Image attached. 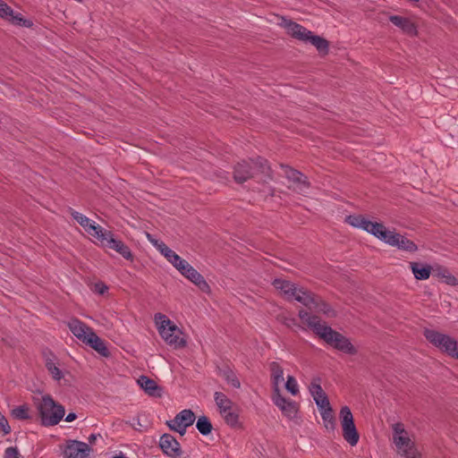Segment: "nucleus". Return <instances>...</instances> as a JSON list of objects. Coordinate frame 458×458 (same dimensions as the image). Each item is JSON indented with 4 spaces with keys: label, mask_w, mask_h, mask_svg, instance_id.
Listing matches in <instances>:
<instances>
[{
    "label": "nucleus",
    "mask_w": 458,
    "mask_h": 458,
    "mask_svg": "<svg viewBox=\"0 0 458 458\" xmlns=\"http://www.w3.org/2000/svg\"><path fill=\"white\" fill-rule=\"evenodd\" d=\"M71 215L80 224V225L83 227L85 232H87L89 228H90V226L95 223L83 214H81L75 210H72Z\"/></svg>",
    "instance_id": "obj_34"
},
{
    "label": "nucleus",
    "mask_w": 458,
    "mask_h": 458,
    "mask_svg": "<svg viewBox=\"0 0 458 458\" xmlns=\"http://www.w3.org/2000/svg\"><path fill=\"white\" fill-rule=\"evenodd\" d=\"M77 418V415L73 412H70L66 417H65V421L67 422H72L75 419Z\"/></svg>",
    "instance_id": "obj_44"
},
{
    "label": "nucleus",
    "mask_w": 458,
    "mask_h": 458,
    "mask_svg": "<svg viewBox=\"0 0 458 458\" xmlns=\"http://www.w3.org/2000/svg\"><path fill=\"white\" fill-rule=\"evenodd\" d=\"M159 446L163 453L171 458L182 456V449L179 442L170 434H164L159 440Z\"/></svg>",
    "instance_id": "obj_16"
},
{
    "label": "nucleus",
    "mask_w": 458,
    "mask_h": 458,
    "mask_svg": "<svg viewBox=\"0 0 458 458\" xmlns=\"http://www.w3.org/2000/svg\"><path fill=\"white\" fill-rule=\"evenodd\" d=\"M259 165H260L259 168H260L261 172L264 173V174H267V175H269L270 168L267 165V162L262 160Z\"/></svg>",
    "instance_id": "obj_43"
},
{
    "label": "nucleus",
    "mask_w": 458,
    "mask_h": 458,
    "mask_svg": "<svg viewBox=\"0 0 458 458\" xmlns=\"http://www.w3.org/2000/svg\"><path fill=\"white\" fill-rule=\"evenodd\" d=\"M103 247H106L115 250L127 260H132L133 259V255L130 248L127 245H125L122 241L114 238L113 233Z\"/></svg>",
    "instance_id": "obj_20"
},
{
    "label": "nucleus",
    "mask_w": 458,
    "mask_h": 458,
    "mask_svg": "<svg viewBox=\"0 0 458 458\" xmlns=\"http://www.w3.org/2000/svg\"><path fill=\"white\" fill-rule=\"evenodd\" d=\"M319 412L326 428L328 430H334L335 428V421L331 406L319 411Z\"/></svg>",
    "instance_id": "obj_31"
},
{
    "label": "nucleus",
    "mask_w": 458,
    "mask_h": 458,
    "mask_svg": "<svg viewBox=\"0 0 458 458\" xmlns=\"http://www.w3.org/2000/svg\"><path fill=\"white\" fill-rule=\"evenodd\" d=\"M68 327L73 335L83 344L89 345L104 357L109 355L106 343L85 323L77 318H72L68 322Z\"/></svg>",
    "instance_id": "obj_4"
},
{
    "label": "nucleus",
    "mask_w": 458,
    "mask_h": 458,
    "mask_svg": "<svg viewBox=\"0 0 458 458\" xmlns=\"http://www.w3.org/2000/svg\"><path fill=\"white\" fill-rule=\"evenodd\" d=\"M276 23L278 26L284 29L288 35L295 39L302 42H310L320 52L327 51V41L319 36L313 35L310 30H307L301 24L283 16L277 17Z\"/></svg>",
    "instance_id": "obj_2"
},
{
    "label": "nucleus",
    "mask_w": 458,
    "mask_h": 458,
    "mask_svg": "<svg viewBox=\"0 0 458 458\" xmlns=\"http://www.w3.org/2000/svg\"><path fill=\"white\" fill-rule=\"evenodd\" d=\"M321 338L328 344L343 352L348 354H355L357 352L356 348L352 345L347 337L333 330L331 327H329L327 331L323 334Z\"/></svg>",
    "instance_id": "obj_10"
},
{
    "label": "nucleus",
    "mask_w": 458,
    "mask_h": 458,
    "mask_svg": "<svg viewBox=\"0 0 458 458\" xmlns=\"http://www.w3.org/2000/svg\"><path fill=\"white\" fill-rule=\"evenodd\" d=\"M37 407L41 423L46 427L57 425L65 414L64 407L49 394L43 395Z\"/></svg>",
    "instance_id": "obj_5"
},
{
    "label": "nucleus",
    "mask_w": 458,
    "mask_h": 458,
    "mask_svg": "<svg viewBox=\"0 0 458 458\" xmlns=\"http://www.w3.org/2000/svg\"><path fill=\"white\" fill-rule=\"evenodd\" d=\"M169 263L176 268L182 276L194 284L201 292L210 293L211 289L208 282L187 260L175 253Z\"/></svg>",
    "instance_id": "obj_6"
},
{
    "label": "nucleus",
    "mask_w": 458,
    "mask_h": 458,
    "mask_svg": "<svg viewBox=\"0 0 458 458\" xmlns=\"http://www.w3.org/2000/svg\"><path fill=\"white\" fill-rule=\"evenodd\" d=\"M410 268L417 280H427L433 273V266L419 262H410Z\"/></svg>",
    "instance_id": "obj_26"
},
{
    "label": "nucleus",
    "mask_w": 458,
    "mask_h": 458,
    "mask_svg": "<svg viewBox=\"0 0 458 458\" xmlns=\"http://www.w3.org/2000/svg\"><path fill=\"white\" fill-rule=\"evenodd\" d=\"M12 415L18 420H26L30 418L29 407L21 405L12 410Z\"/></svg>",
    "instance_id": "obj_37"
},
{
    "label": "nucleus",
    "mask_w": 458,
    "mask_h": 458,
    "mask_svg": "<svg viewBox=\"0 0 458 458\" xmlns=\"http://www.w3.org/2000/svg\"><path fill=\"white\" fill-rule=\"evenodd\" d=\"M293 300L301 302L309 309L318 307V302L316 301L315 296L310 292L306 291L303 288L297 287Z\"/></svg>",
    "instance_id": "obj_25"
},
{
    "label": "nucleus",
    "mask_w": 458,
    "mask_h": 458,
    "mask_svg": "<svg viewBox=\"0 0 458 458\" xmlns=\"http://www.w3.org/2000/svg\"><path fill=\"white\" fill-rule=\"evenodd\" d=\"M284 323L287 327H292V326H293V325H295V324H296L295 319H293V318H285V319H284Z\"/></svg>",
    "instance_id": "obj_45"
},
{
    "label": "nucleus",
    "mask_w": 458,
    "mask_h": 458,
    "mask_svg": "<svg viewBox=\"0 0 458 458\" xmlns=\"http://www.w3.org/2000/svg\"><path fill=\"white\" fill-rule=\"evenodd\" d=\"M256 168L251 166L247 162L239 163L233 172V177L236 182L242 183L250 178L254 172L253 170Z\"/></svg>",
    "instance_id": "obj_23"
},
{
    "label": "nucleus",
    "mask_w": 458,
    "mask_h": 458,
    "mask_svg": "<svg viewBox=\"0 0 458 458\" xmlns=\"http://www.w3.org/2000/svg\"><path fill=\"white\" fill-rule=\"evenodd\" d=\"M299 318L303 324L307 325L313 332L318 335L320 338L323 334L327 331L330 327L325 322H323L318 316L312 315L304 310L299 311Z\"/></svg>",
    "instance_id": "obj_13"
},
{
    "label": "nucleus",
    "mask_w": 458,
    "mask_h": 458,
    "mask_svg": "<svg viewBox=\"0 0 458 458\" xmlns=\"http://www.w3.org/2000/svg\"><path fill=\"white\" fill-rule=\"evenodd\" d=\"M226 380L232 386L235 388H239L241 386L239 379L232 372L226 376Z\"/></svg>",
    "instance_id": "obj_41"
},
{
    "label": "nucleus",
    "mask_w": 458,
    "mask_h": 458,
    "mask_svg": "<svg viewBox=\"0 0 458 458\" xmlns=\"http://www.w3.org/2000/svg\"><path fill=\"white\" fill-rule=\"evenodd\" d=\"M339 417L344 440L352 446L356 445L359 442L360 436L356 429L350 408L348 406L342 407Z\"/></svg>",
    "instance_id": "obj_8"
},
{
    "label": "nucleus",
    "mask_w": 458,
    "mask_h": 458,
    "mask_svg": "<svg viewBox=\"0 0 458 458\" xmlns=\"http://www.w3.org/2000/svg\"><path fill=\"white\" fill-rule=\"evenodd\" d=\"M433 276L437 277L441 282L449 284V285H456L458 281L454 276L445 267L440 265L433 266Z\"/></svg>",
    "instance_id": "obj_24"
},
{
    "label": "nucleus",
    "mask_w": 458,
    "mask_h": 458,
    "mask_svg": "<svg viewBox=\"0 0 458 458\" xmlns=\"http://www.w3.org/2000/svg\"><path fill=\"white\" fill-rule=\"evenodd\" d=\"M0 428L4 434H9L11 432V428L4 418V416L0 412Z\"/></svg>",
    "instance_id": "obj_40"
},
{
    "label": "nucleus",
    "mask_w": 458,
    "mask_h": 458,
    "mask_svg": "<svg viewBox=\"0 0 458 458\" xmlns=\"http://www.w3.org/2000/svg\"><path fill=\"white\" fill-rule=\"evenodd\" d=\"M138 383L144 391L152 396H160V389L158 388L157 383L148 378V377L141 376L138 379Z\"/></svg>",
    "instance_id": "obj_29"
},
{
    "label": "nucleus",
    "mask_w": 458,
    "mask_h": 458,
    "mask_svg": "<svg viewBox=\"0 0 458 458\" xmlns=\"http://www.w3.org/2000/svg\"><path fill=\"white\" fill-rule=\"evenodd\" d=\"M273 285L277 290L282 296H284L286 300H293L297 286L290 281L276 278L273 281Z\"/></svg>",
    "instance_id": "obj_21"
},
{
    "label": "nucleus",
    "mask_w": 458,
    "mask_h": 458,
    "mask_svg": "<svg viewBox=\"0 0 458 458\" xmlns=\"http://www.w3.org/2000/svg\"><path fill=\"white\" fill-rule=\"evenodd\" d=\"M309 390L319 411L330 407L328 398L322 389L318 379H314L310 383Z\"/></svg>",
    "instance_id": "obj_19"
},
{
    "label": "nucleus",
    "mask_w": 458,
    "mask_h": 458,
    "mask_svg": "<svg viewBox=\"0 0 458 458\" xmlns=\"http://www.w3.org/2000/svg\"><path fill=\"white\" fill-rule=\"evenodd\" d=\"M273 401L288 419H294L297 416L298 404L293 401L284 398L280 392L273 394Z\"/></svg>",
    "instance_id": "obj_17"
},
{
    "label": "nucleus",
    "mask_w": 458,
    "mask_h": 458,
    "mask_svg": "<svg viewBox=\"0 0 458 458\" xmlns=\"http://www.w3.org/2000/svg\"><path fill=\"white\" fill-rule=\"evenodd\" d=\"M345 220L350 225L366 231L392 247H396L399 250L411 253L418 250L417 245L412 241L396 233L394 230L387 229L383 223L371 221L367 216L361 215L348 216Z\"/></svg>",
    "instance_id": "obj_1"
},
{
    "label": "nucleus",
    "mask_w": 458,
    "mask_h": 458,
    "mask_svg": "<svg viewBox=\"0 0 458 458\" xmlns=\"http://www.w3.org/2000/svg\"><path fill=\"white\" fill-rule=\"evenodd\" d=\"M114 458H127V457H125L123 455H118V456H114Z\"/></svg>",
    "instance_id": "obj_47"
},
{
    "label": "nucleus",
    "mask_w": 458,
    "mask_h": 458,
    "mask_svg": "<svg viewBox=\"0 0 458 458\" xmlns=\"http://www.w3.org/2000/svg\"><path fill=\"white\" fill-rule=\"evenodd\" d=\"M4 458H21L17 447H8L4 451Z\"/></svg>",
    "instance_id": "obj_39"
},
{
    "label": "nucleus",
    "mask_w": 458,
    "mask_h": 458,
    "mask_svg": "<svg viewBox=\"0 0 458 458\" xmlns=\"http://www.w3.org/2000/svg\"><path fill=\"white\" fill-rule=\"evenodd\" d=\"M148 241L163 255L169 262L175 252L170 249L164 242L156 239L152 234L147 233Z\"/></svg>",
    "instance_id": "obj_27"
},
{
    "label": "nucleus",
    "mask_w": 458,
    "mask_h": 458,
    "mask_svg": "<svg viewBox=\"0 0 458 458\" xmlns=\"http://www.w3.org/2000/svg\"><path fill=\"white\" fill-rule=\"evenodd\" d=\"M271 382L273 385L274 394L280 392V385L284 382V369L276 362L272 361L269 364Z\"/></svg>",
    "instance_id": "obj_22"
},
{
    "label": "nucleus",
    "mask_w": 458,
    "mask_h": 458,
    "mask_svg": "<svg viewBox=\"0 0 458 458\" xmlns=\"http://www.w3.org/2000/svg\"><path fill=\"white\" fill-rule=\"evenodd\" d=\"M282 170L288 181V188L298 193H306L309 182L301 173L288 166H282Z\"/></svg>",
    "instance_id": "obj_11"
},
{
    "label": "nucleus",
    "mask_w": 458,
    "mask_h": 458,
    "mask_svg": "<svg viewBox=\"0 0 458 458\" xmlns=\"http://www.w3.org/2000/svg\"><path fill=\"white\" fill-rule=\"evenodd\" d=\"M215 401L219 409V412L226 411V408L233 406L232 402L227 398L225 394L222 393H215Z\"/></svg>",
    "instance_id": "obj_35"
},
{
    "label": "nucleus",
    "mask_w": 458,
    "mask_h": 458,
    "mask_svg": "<svg viewBox=\"0 0 458 458\" xmlns=\"http://www.w3.org/2000/svg\"><path fill=\"white\" fill-rule=\"evenodd\" d=\"M46 368L49 374L52 376V377L56 381H60L64 376V372L52 360H47L46 361Z\"/></svg>",
    "instance_id": "obj_33"
},
{
    "label": "nucleus",
    "mask_w": 458,
    "mask_h": 458,
    "mask_svg": "<svg viewBox=\"0 0 458 458\" xmlns=\"http://www.w3.org/2000/svg\"><path fill=\"white\" fill-rule=\"evenodd\" d=\"M286 390L293 395H297L299 394V385L297 380L293 376H288L285 383Z\"/></svg>",
    "instance_id": "obj_38"
},
{
    "label": "nucleus",
    "mask_w": 458,
    "mask_h": 458,
    "mask_svg": "<svg viewBox=\"0 0 458 458\" xmlns=\"http://www.w3.org/2000/svg\"><path fill=\"white\" fill-rule=\"evenodd\" d=\"M220 414L224 418L225 423L230 427H241L238 410L235 407H233V405L231 406L230 408H226V411H223L222 412H220Z\"/></svg>",
    "instance_id": "obj_30"
},
{
    "label": "nucleus",
    "mask_w": 458,
    "mask_h": 458,
    "mask_svg": "<svg viewBox=\"0 0 458 458\" xmlns=\"http://www.w3.org/2000/svg\"><path fill=\"white\" fill-rule=\"evenodd\" d=\"M86 233H88L92 237L96 238V240L102 247L105 245V243L112 234L111 231L104 229L102 226L97 225L96 223H94Z\"/></svg>",
    "instance_id": "obj_28"
},
{
    "label": "nucleus",
    "mask_w": 458,
    "mask_h": 458,
    "mask_svg": "<svg viewBox=\"0 0 458 458\" xmlns=\"http://www.w3.org/2000/svg\"><path fill=\"white\" fill-rule=\"evenodd\" d=\"M195 420L194 412L191 410L185 409L180 411L174 420L167 421V425L172 430L183 436L186 428L192 425Z\"/></svg>",
    "instance_id": "obj_12"
},
{
    "label": "nucleus",
    "mask_w": 458,
    "mask_h": 458,
    "mask_svg": "<svg viewBox=\"0 0 458 458\" xmlns=\"http://www.w3.org/2000/svg\"><path fill=\"white\" fill-rule=\"evenodd\" d=\"M91 448L84 442L70 440L66 443L64 450L65 458H87L89 455Z\"/></svg>",
    "instance_id": "obj_14"
},
{
    "label": "nucleus",
    "mask_w": 458,
    "mask_h": 458,
    "mask_svg": "<svg viewBox=\"0 0 458 458\" xmlns=\"http://www.w3.org/2000/svg\"><path fill=\"white\" fill-rule=\"evenodd\" d=\"M323 306H324V308L319 309V310L324 312L327 315H329L330 309L326 304H323Z\"/></svg>",
    "instance_id": "obj_46"
},
{
    "label": "nucleus",
    "mask_w": 458,
    "mask_h": 458,
    "mask_svg": "<svg viewBox=\"0 0 458 458\" xmlns=\"http://www.w3.org/2000/svg\"><path fill=\"white\" fill-rule=\"evenodd\" d=\"M154 322L161 338L174 349L184 348L187 341L182 331L165 314L157 313Z\"/></svg>",
    "instance_id": "obj_3"
},
{
    "label": "nucleus",
    "mask_w": 458,
    "mask_h": 458,
    "mask_svg": "<svg viewBox=\"0 0 458 458\" xmlns=\"http://www.w3.org/2000/svg\"><path fill=\"white\" fill-rule=\"evenodd\" d=\"M403 458H422V454L417 447V445L412 447L406 448L403 451L396 453Z\"/></svg>",
    "instance_id": "obj_36"
},
{
    "label": "nucleus",
    "mask_w": 458,
    "mask_h": 458,
    "mask_svg": "<svg viewBox=\"0 0 458 458\" xmlns=\"http://www.w3.org/2000/svg\"><path fill=\"white\" fill-rule=\"evenodd\" d=\"M0 17L13 25L26 28L32 26L31 21L24 19L21 13H14L13 10L2 0H0Z\"/></svg>",
    "instance_id": "obj_15"
},
{
    "label": "nucleus",
    "mask_w": 458,
    "mask_h": 458,
    "mask_svg": "<svg viewBox=\"0 0 458 458\" xmlns=\"http://www.w3.org/2000/svg\"><path fill=\"white\" fill-rule=\"evenodd\" d=\"M391 428L392 442L396 453L416 445L414 435L406 429L404 424L396 422Z\"/></svg>",
    "instance_id": "obj_9"
},
{
    "label": "nucleus",
    "mask_w": 458,
    "mask_h": 458,
    "mask_svg": "<svg viewBox=\"0 0 458 458\" xmlns=\"http://www.w3.org/2000/svg\"><path fill=\"white\" fill-rule=\"evenodd\" d=\"M389 20L394 26L398 27L403 33L407 34L408 36H417V25L411 18L400 15H391Z\"/></svg>",
    "instance_id": "obj_18"
},
{
    "label": "nucleus",
    "mask_w": 458,
    "mask_h": 458,
    "mask_svg": "<svg viewBox=\"0 0 458 458\" xmlns=\"http://www.w3.org/2000/svg\"><path fill=\"white\" fill-rule=\"evenodd\" d=\"M196 428L200 434L207 436L212 431V424L208 417L200 416L196 422Z\"/></svg>",
    "instance_id": "obj_32"
},
{
    "label": "nucleus",
    "mask_w": 458,
    "mask_h": 458,
    "mask_svg": "<svg viewBox=\"0 0 458 458\" xmlns=\"http://www.w3.org/2000/svg\"><path fill=\"white\" fill-rule=\"evenodd\" d=\"M107 289V286L103 283H97L93 285V291L98 294H104Z\"/></svg>",
    "instance_id": "obj_42"
},
{
    "label": "nucleus",
    "mask_w": 458,
    "mask_h": 458,
    "mask_svg": "<svg viewBox=\"0 0 458 458\" xmlns=\"http://www.w3.org/2000/svg\"><path fill=\"white\" fill-rule=\"evenodd\" d=\"M426 339L442 352L454 358L458 352V342L452 336L434 329H425Z\"/></svg>",
    "instance_id": "obj_7"
}]
</instances>
